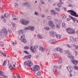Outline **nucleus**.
<instances>
[{
	"label": "nucleus",
	"mask_w": 78,
	"mask_h": 78,
	"mask_svg": "<svg viewBox=\"0 0 78 78\" xmlns=\"http://www.w3.org/2000/svg\"><path fill=\"white\" fill-rule=\"evenodd\" d=\"M7 33L6 29V28L4 27L2 28L1 30V31L0 32V35L2 36H5L7 35Z\"/></svg>",
	"instance_id": "nucleus-1"
},
{
	"label": "nucleus",
	"mask_w": 78,
	"mask_h": 78,
	"mask_svg": "<svg viewBox=\"0 0 78 78\" xmlns=\"http://www.w3.org/2000/svg\"><path fill=\"white\" fill-rule=\"evenodd\" d=\"M68 12H71L70 14L73 16H75L76 17H78V15L73 10H69L68 11Z\"/></svg>",
	"instance_id": "nucleus-2"
},
{
	"label": "nucleus",
	"mask_w": 78,
	"mask_h": 78,
	"mask_svg": "<svg viewBox=\"0 0 78 78\" xmlns=\"http://www.w3.org/2000/svg\"><path fill=\"white\" fill-rule=\"evenodd\" d=\"M24 64L25 66H27L29 67H31V66H33V63L31 62V61L30 60L24 62Z\"/></svg>",
	"instance_id": "nucleus-3"
},
{
	"label": "nucleus",
	"mask_w": 78,
	"mask_h": 78,
	"mask_svg": "<svg viewBox=\"0 0 78 78\" xmlns=\"http://www.w3.org/2000/svg\"><path fill=\"white\" fill-rule=\"evenodd\" d=\"M38 48V47L37 46H34L33 48V46L31 45L30 47V49L32 51L33 53H36L37 52V51H36L37 48Z\"/></svg>",
	"instance_id": "nucleus-4"
},
{
	"label": "nucleus",
	"mask_w": 78,
	"mask_h": 78,
	"mask_svg": "<svg viewBox=\"0 0 78 78\" xmlns=\"http://www.w3.org/2000/svg\"><path fill=\"white\" fill-rule=\"evenodd\" d=\"M66 30L68 33L69 34H74L75 33V30L71 29L70 28L66 29Z\"/></svg>",
	"instance_id": "nucleus-5"
},
{
	"label": "nucleus",
	"mask_w": 78,
	"mask_h": 78,
	"mask_svg": "<svg viewBox=\"0 0 78 78\" xmlns=\"http://www.w3.org/2000/svg\"><path fill=\"white\" fill-rule=\"evenodd\" d=\"M20 22H21L22 24L24 25H27L29 23V21L25 19H23L20 20Z\"/></svg>",
	"instance_id": "nucleus-6"
},
{
	"label": "nucleus",
	"mask_w": 78,
	"mask_h": 78,
	"mask_svg": "<svg viewBox=\"0 0 78 78\" xmlns=\"http://www.w3.org/2000/svg\"><path fill=\"white\" fill-rule=\"evenodd\" d=\"M31 70L33 71H38L40 70V68H39V66L36 65L34 67H33V69H32V68H31Z\"/></svg>",
	"instance_id": "nucleus-7"
},
{
	"label": "nucleus",
	"mask_w": 78,
	"mask_h": 78,
	"mask_svg": "<svg viewBox=\"0 0 78 78\" xmlns=\"http://www.w3.org/2000/svg\"><path fill=\"white\" fill-rule=\"evenodd\" d=\"M25 30H29L31 31H33L34 29V27L31 26H28V27H25L24 28Z\"/></svg>",
	"instance_id": "nucleus-8"
},
{
	"label": "nucleus",
	"mask_w": 78,
	"mask_h": 78,
	"mask_svg": "<svg viewBox=\"0 0 78 78\" xmlns=\"http://www.w3.org/2000/svg\"><path fill=\"white\" fill-rule=\"evenodd\" d=\"M21 41L23 43L26 44L27 42L26 39L25 38V35L23 34L22 36H21Z\"/></svg>",
	"instance_id": "nucleus-9"
},
{
	"label": "nucleus",
	"mask_w": 78,
	"mask_h": 78,
	"mask_svg": "<svg viewBox=\"0 0 78 78\" xmlns=\"http://www.w3.org/2000/svg\"><path fill=\"white\" fill-rule=\"evenodd\" d=\"M48 24L49 26H51V28H52V29H54V28H55V26L54 25L53 21L51 20L49 21Z\"/></svg>",
	"instance_id": "nucleus-10"
},
{
	"label": "nucleus",
	"mask_w": 78,
	"mask_h": 78,
	"mask_svg": "<svg viewBox=\"0 0 78 78\" xmlns=\"http://www.w3.org/2000/svg\"><path fill=\"white\" fill-rule=\"evenodd\" d=\"M50 35L51 36H52V37H54L56 36V32L54 31L53 30H52L51 32L50 33Z\"/></svg>",
	"instance_id": "nucleus-11"
},
{
	"label": "nucleus",
	"mask_w": 78,
	"mask_h": 78,
	"mask_svg": "<svg viewBox=\"0 0 78 78\" xmlns=\"http://www.w3.org/2000/svg\"><path fill=\"white\" fill-rule=\"evenodd\" d=\"M67 69L69 72H72L73 71V68L70 66H69L67 67Z\"/></svg>",
	"instance_id": "nucleus-12"
},
{
	"label": "nucleus",
	"mask_w": 78,
	"mask_h": 78,
	"mask_svg": "<svg viewBox=\"0 0 78 78\" xmlns=\"http://www.w3.org/2000/svg\"><path fill=\"white\" fill-rule=\"evenodd\" d=\"M54 51H59L60 53H61L62 51V49L60 48H56L55 49Z\"/></svg>",
	"instance_id": "nucleus-13"
},
{
	"label": "nucleus",
	"mask_w": 78,
	"mask_h": 78,
	"mask_svg": "<svg viewBox=\"0 0 78 78\" xmlns=\"http://www.w3.org/2000/svg\"><path fill=\"white\" fill-rule=\"evenodd\" d=\"M8 66L9 68V70H11V71H12V70L13 67L11 64L10 63H8Z\"/></svg>",
	"instance_id": "nucleus-14"
},
{
	"label": "nucleus",
	"mask_w": 78,
	"mask_h": 78,
	"mask_svg": "<svg viewBox=\"0 0 78 78\" xmlns=\"http://www.w3.org/2000/svg\"><path fill=\"white\" fill-rule=\"evenodd\" d=\"M71 62L72 63H73V64H74L75 65H77L78 62L76 61V60L75 59H73L71 61Z\"/></svg>",
	"instance_id": "nucleus-15"
},
{
	"label": "nucleus",
	"mask_w": 78,
	"mask_h": 78,
	"mask_svg": "<svg viewBox=\"0 0 78 78\" xmlns=\"http://www.w3.org/2000/svg\"><path fill=\"white\" fill-rule=\"evenodd\" d=\"M51 13H53V14H54V16H55V14H57V15H58V13L55 12V11L53 10H51Z\"/></svg>",
	"instance_id": "nucleus-16"
},
{
	"label": "nucleus",
	"mask_w": 78,
	"mask_h": 78,
	"mask_svg": "<svg viewBox=\"0 0 78 78\" xmlns=\"http://www.w3.org/2000/svg\"><path fill=\"white\" fill-rule=\"evenodd\" d=\"M31 57V55H27L24 57L25 59H30Z\"/></svg>",
	"instance_id": "nucleus-17"
},
{
	"label": "nucleus",
	"mask_w": 78,
	"mask_h": 78,
	"mask_svg": "<svg viewBox=\"0 0 78 78\" xmlns=\"http://www.w3.org/2000/svg\"><path fill=\"white\" fill-rule=\"evenodd\" d=\"M55 22L57 25H58L59 23V20L58 19H57L55 20Z\"/></svg>",
	"instance_id": "nucleus-18"
},
{
	"label": "nucleus",
	"mask_w": 78,
	"mask_h": 78,
	"mask_svg": "<svg viewBox=\"0 0 78 78\" xmlns=\"http://www.w3.org/2000/svg\"><path fill=\"white\" fill-rule=\"evenodd\" d=\"M0 76H4V73L3 72L0 71Z\"/></svg>",
	"instance_id": "nucleus-19"
},
{
	"label": "nucleus",
	"mask_w": 78,
	"mask_h": 78,
	"mask_svg": "<svg viewBox=\"0 0 78 78\" xmlns=\"http://www.w3.org/2000/svg\"><path fill=\"white\" fill-rule=\"evenodd\" d=\"M69 17H70V18H71V19H72V20H73L74 22H75V18H73L72 17V16L70 15L69 16Z\"/></svg>",
	"instance_id": "nucleus-20"
},
{
	"label": "nucleus",
	"mask_w": 78,
	"mask_h": 78,
	"mask_svg": "<svg viewBox=\"0 0 78 78\" xmlns=\"http://www.w3.org/2000/svg\"><path fill=\"white\" fill-rule=\"evenodd\" d=\"M57 68H58V67L56 66H54V68L53 69V72H56V70H57Z\"/></svg>",
	"instance_id": "nucleus-21"
},
{
	"label": "nucleus",
	"mask_w": 78,
	"mask_h": 78,
	"mask_svg": "<svg viewBox=\"0 0 78 78\" xmlns=\"http://www.w3.org/2000/svg\"><path fill=\"white\" fill-rule=\"evenodd\" d=\"M36 75L38 76H41V72L40 71H38V72L37 73Z\"/></svg>",
	"instance_id": "nucleus-22"
},
{
	"label": "nucleus",
	"mask_w": 78,
	"mask_h": 78,
	"mask_svg": "<svg viewBox=\"0 0 78 78\" xmlns=\"http://www.w3.org/2000/svg\"><path fill=\"white\" fill-rule=\"evenodd\" d=\"M24 30H20L19 31V34H22V33H24Z\"/></svg>",
	"instance_id": "nucleus-23"
},
{
	"label": "nucleus",
	"mask_w": 78,
	"mask_h": 78,
	"mask_svg": "<svg viewBox=\"0 0 78 78\" xmlns=\"http://www.w3.org/2000/svg\"><path fill=\"white\" fill-rule=\"evenodd\" d=\"M62 27H63V28H66L67 27V26H66V24H65V23H62Z\"/></svg>",
	"instance_id": "nucleus-24"
},
{
	"label": "nucleus",
	"mask_w": 78,
	"mask_h": 78,
	"mask_svg": "<svg viewBox=\"0 0 78 78\" xmlns=\"http://www.w3.org/2000/svg\"><path fill=\"white\" fill-rule=\"evenodd\" d=\"M55 36L58 39H60V38H61V36L59 34H57Z\"/></svg>",
	"instance_id": "nucleus-25"
},
{
	"label": "nucleus",
	"mask_w": 78,
	"mask_h": 78,
	"mask_svg": "<svg viewBox=\"0 0 78 78\" xmlns=\"http://www.w3.org/2000/svg\"><path fill=\"white\" fill-rule=\"evenodd\" d=\"M4 16L5 17H6V18H8V17H9V15L7 13L5 14L4 15Z\"/></svg>",
	"instance_id": "nucleus-26"
},
{
	"label": "nucleus",
	"mask_w": 78,
	"mask_h": 78,
	"mask_svg": "<svg viewBox=\"0 0 78 78\" xmlns=\"http://www.w3.org/2000/svg\"><path fill=\"white\" fill-rule=\"evenodd\" d=\"M38 38H39V39H42V38H43V37H42V36H41V35L39 34H38Z\"/></svg>",
	"instance_id": "nucleus-27"
},
{
	"label": "nucleus",
	"mask_w": 78,
	"mask_h": 78,
	"mask_svg": "<svg viewBox=\"0 0 78 78\" xmlns=\"http://www.w3.org/2000/svg\"><path fill=\"white\" fill-rule=\"evenodd\" d=\"M6 65V60H5L4 61V62L3 64V66H5Z\"/></svg>",
	"instance_id": "nucleus-28"
},
{
	"label": "nucleus",
	"mask_w": 78,
	"mask_h": 78,
	"mask_svg": "<svg viewBox=\"0 0 78 78\" xmlns=\"http://www.w3.org/2000/svg\"><path fill=\"white\" fill-rule=\"evenodd\" d=\"M54 41H55V40H50L49 41V42L50 43V44H52V43H53Z\"/></svg>",
	"instance_id": "nucleus-29"
},
{
	"label": "nucleus",
	"mask_w": 78,
	"mask_h": 78,
	"mask_svg": "<svg viewBox=\"0 0 78 78\" xmlns=\"http://www.w3.org/2000/svg\"><path fill=\"white\" fill-rule=\"evenodd\" d=\"M70 39L71 41V42H73V41H74V39L72 37H70Z\"/></svg>",
	"instance_id": "nucleus-30"
},
{
	"label": "nucleus",
	"mask_w": 78,
	"mask_h": 78,
	"mask_svg": "<svg viewBox=\"0 0 78 78\" xmlns=\"http://www.w3.org/2000/svg\"><path fill=\"white\" fill-rule=\"evenodd\" d=\"M24 5H26V6H29L28 5V2H26L23 3Z\"/></svg>",
	"instance_id": "nucleus-31"
},
{
	"label": "nucleus",
	"mask_w": 78,
	"mask_h": 78,
	"mask_svg": "<svg viewBox=\"0 0 78 78\" xmlns=\"http://www.w3.org/2000/svg\"><path fill=\"white\" fill-rule=\"evenodd\" d=\"M24 49H25V50H27L28 49H29V47H28V46H26L24 47Z\"/></svg>",
	"instance_id": "nucleus-32"
},
{
	"label": "nucleus",
	"mask_w": 78,
	"mask_h": 78,
	"mask_svg": "<svg viewBox=\"0 0 78 78\" xmlns=\"http://www.w3.org/2000/svg\"><path fill=\"white\" fill-rule=\"evenodd\" d=\"M40 50H41L42 51H44V48L42 47H40Z\"/></svg>",
	"instance_id": "nucleus-33"
},
{
	"label": "nucleus",
	"mask_w": 78,
	"mask_h": 78,
	"mask_svg": "<svg viewBox=\"0 0 78 78\" xmlns=\"http://www.w3.org/2000/svg\"><path fill=\"white\" fill-rule=\"evenodd\" d=\"M61 5H62V4H61L60 3H58L57 4V6L59 8H61V6H62Z\"/></svg>",
	"instance_id": "nucleus-34"
},
{
	"label": "nucleus",
	"mask_w": 78,
	"mask_h": 78,
	"mask_svg": "<svg viewBox=\"0 0 78 78\" xmlns=\"http://www.w3.org/2000/svg\"><path fill=\"white\" fill-rule=\"evenodd\" d=\"M44 29L45 30H49L50 29V27H44Z\"/></svg>",
	"instance_id": "nucleus-35"
},
{
	"label": "nucleus",
	"mask_w": 78,
	"mask_h": 78,
	"mask_svg": "<svg viewBox=\"0 0 78 78\" xmlns=\"http://www.w3.org/2000/svg\"><path fill=\"white\" fill-rule=\"evenodd\" d=\"M74 68L75 69H76V70H78V67L77 66H74Z\"/></svg>",
	"instance_id": "nucleus-36"
},
{
	"label": "nucleus",
	"mask_w": 78,
	"mask_h": 78,
	"mask_svg": "<svg viewBox=\"0 0 78 78\" xmlns=\"http://www.w3.org/2000/svg\"><path fill=\"white\" fill-rule=\"evenodd\" d=\"M46 53L47 55H48L49 54V53L50 52V51H49V50H48L46 51Z\"/></svg>",
	"instance_id": "nucleus-37"
},
{
	"label": "nucleus",
	"mask_w": 78,
	"mask_h": 78,
	"mask_svg": "<svg viewBox=\"0 0 78 78\" xmlns=\"http://www.w3.org/2000/svg\"><path fill=\"white\" fill-rule=\"evenodd\" d=\"M59 2L60 4H62V5L64 4V3L62 2V0H59Z\"/></svg>",
	"instance_id": "nucleus-38"
},
{
	"label": "nucleus",
	"mask_w": 78,
	"mask_h": 78,
	"mask_svg": "<svg viewBox=\"0 0 78 78\" xmlns=\"http://www.w3.org/2000/svg\"><path fill=\"white\" fill-rule=\"evenodd\" d=\"M55 10H56L57 11H60V9L59 8H55Z\"/></svg>",
	"instance_id": "nucleus-39"
},
{
	"label": "nucleus",
	"mask_w": 78,
	"mask_h": 78,
	"mask_svg": "<svg viewBox=\"0 0 78 78\" xmlns=\"http://www.w3.org/2000/svg\"><path fill=\"white\" fill-rule=\"evenodd\" d=\"M2 55L3 56H4L5 57H6V54L4 53H2Z\"/></svg>",
	"instance_id": "nucleus-40"
},
{
	"label": "nucleus",
	"mask_w": 78,
	"mask_h": 78,
	"mask_svg": "<svg viewBox=\"0 0 78 78\" xmlns=\"http://www.w3.org/2000/svg\"><path fill=\"white\" fill-rule=\"evenodd\" d=\"M41 4H42V5H44L45 4V2H44V1H41Z\"/></svg>",
	"instance_id": "nucleus-41"
},
{
	"label": "nucleus",
	"mask_w": 78,
	"mask_h": 78,
	"mask_svg": "<svg viewBox=\"0 0 78 78\" xmlns=\"http://www.w3.org/2000/svg\"><path fill=\"white\" fill-rule=\"evenodd\" d=\"M2 20L4 23H6V19H3Z\"/></svg>",
	"instance_id": "nucleus-42"
},
{
	"label": "nucleus",
	"mask_w": 78,
	"mask_h": 78,
	"mask_svg": "<svg viewBox=\"0 0 78 78\" xmlns=\"http://www.w3.org/2000/svg\"><path fill=\"white\" fill-rule=\"evenodd\" d=\"M62 62V60H59L58 61V63L59 64H61Z\"/></svg>",
	"instance_id": "nucleus-43"
},
{
	"label": "nucleus",
	"mask_w": 78,
	"mask_h": 78,
	"mask_svg": "<svg viewBox=\"0 0 78 78\" xmlns=\"http://www.w3.org/2000/svg\"><path fill=\"white\" fill-rule=\"evenodd\" d=\"M14 5H15V7H17V6H18V3H15L14 4Z\"/></svg>",
	"instance_id": "nucleus-44"
},
{
	"label": "nucleus",
	"mask_w": 78,
	"mask_h": 78,
	"mask_svg": "<svg viewBox=\"0 0 78 78\" xmlns=\"http://www.w3.org/2000/svg\"><path fill=\"white\" fill-rule=\"evenodd\" d=\"M48 19H49V20H51V17L50 16H48Z\"/></svg>",
	"instance_id": "nucleus-45"
},
{
	"label": "nucleus",
	"mask_w": 78,
	"mask_h": 78,
	"mask_svg": "<svg viewBox=\"0 0 78 78\" xmlns=\"http://www.w3.org/2000/svg\"><path fill=\"white\" fill-rule=\"evenodd\" d=\"M34 15H36V16H38V13L37 12H35L34 13Z\"/></svg>",
	"instance_id": "nucleus-46"
},
{
	"label": "nucleus",
	"mask_w": 78,
	"mask_h": 78,
	"mask_svg": "<svg viewBox=\"0 0 78 78\" xmlns=\"http://www.w3.org/2000/svg\"><path fill=\"white\" fill-rule=\"evenodd\" d=\"M71 47H76V45L75 44H72L71 45Z\"/></svg>",
	"instance_id": "nucleus-47"
},
{
	"label": "nucleus",
	"mask_w": 78,
	"mask_h": 78,
	"mask_svg": "<svg viewBox=\"0 0 78 78\" xmlns=\"http://www.w3.org/2000/svg\"><path fill=\"white\" fill-rule=\"evenodd\" d=\"M24 53L26 54H29V53L27 51H24Z\"/></svg>",
	"instance_id": "nucleus-48"
},
{
	"label": "nucleus",
	"mask_w": 78,
	"mask_h": 78,
	"mask_svg": "<svg viewBox=\"0 0 78 78\" xmlns=\"http://www.w3.org/2000/svg\"><path fill=\"white\" fill-rule=\"evenodd\" d=\"M74 41L75 42H77V41H78V38H75Z\"/></svg>",
	"instance_id": "nucleus-49"
},
{
	"label": "nucleus",
	"mask_w": 78,
	"mask_h": 78,
	"mask_svg": "<svg viewBox=\"0 0 78 78\" xmlns=\"http://www.w3.org/2000/svg\"><path fill=\"white\" fill-rule=\"evenodd\" d=\"M4 16H1V19L2 20H3V19H4Z\"/></svg>",
	"instance_id": "nucleus-50"
},
{
	"label": "nucleus",
	"mask_w": 78,
	"mask_h": 78,
	"mask_svg": "<svg viewBox=\"0 0 78 78\" xmlns=\"http://www.w3.org/2000/svg\"><path fill=\"white\" fill-rule=\"evenodd\" d=\"M56 28H58L59 29L60 28V27H59V26L58 24H57V25L56 26Z\"/></svg>",
	"instance_id": "nucleus-51"
},
{
	"label": "nucleus",
	"mask_w": 78,
	"mask_h": 78,
	"mask_svg": "<svg viewBox=\"0 0 78 78\" xmlns=\"http://www.w3.org/2000/svg\"><path fill=\"white\" fill-rule=\"evenodd\" d=\"M12 25L13 27H16V24L14 23H13L12 24Z\"/></svg>",
	"instance_id": "nucleus-52"
},
{
	"label": "nucleus",
	"mask_w": 78,
	"mask_h": 78,
	"mask_svg": "<svg viewBox=\"0 0 78 78\" xmlns=\"http://www.w3.org/2000/svg\"><path fill=\"white\" fill-rule=\"evenodd\" d=\"M72 55H68V58H71L72 57Z\"/></svg>",
	"instance_id": "nucleus-53"
},
{
	"label": "nucleus",
	"mask_w": 78,
	"mask_h": 78,
	"mask_svg": "<svg viewBox=\"0 0 78 78\" xmlns=\"http://www.w3.org/2000/svg\"><path fill=\"white\" fill-rule=\"evenodd\" d=\"M41 17H43V18L45 17V15H41Z\"/></svg>",
	"instance_id": "nucleus-54"
},
{
	"label": "nucleus",
	"mask_w": 78,
	"mask_h": 78,
	"mask_svg": "<svg viewBox=\"0 0 78 78\" xmlns=\"http://www.w3.org/2000/svg\"><path fill=\"white\" fill-rule=\"evenodd\" d=\"M73 6L72 4H70L68 5V6H69V7H72Z\"/></svg>",
	"instance_id": "nucleus-55"
},
{
	"label": "nucleus",
	"mask_w": 78,
	"mask_h": 78,
	"mask_svg": "<svg viewBox=\"0 0 78 78\" xmlns=\"http://www.w3.org/2000/svg\"><path fill=\"white\" fill-rule=\"evenodd\" d=\"M57 55H57V54H54L53 55V56H57Z\"/></svg>",
	"instance_id": "nucleus-56"
},
{
	"label": "nucleus",
	"mask_w": 78,
	"mask_h": 78,
	"mask_svg": "<svg viewBox=\"0 0 78 78\" xmlns=\"http://www.w3.org/2000/svg\"><path fill=\"white\" fill-rule=\"evenodd\" d=\"M64 52L65 54H67L68 53V51H65Z\"/></svg>",
	"instance_id": "nucleus-57"
},
{
	"label": "nucleus",
	"mask_w": 78,
	"mask_h": 78,
	"mask_svg": "<svg viewBox=\"0 0 78 78\" xmlns=\"http://www.w3.org/2000/svg\"><path fill=\"white\" fill-rule=\"evenodd\" d=\"M2 44H3V42H0V45H2Z\"/></svg>",
	"instance_id": "nucleus-58"
},
{
	"label": "nucleus",
	"mask_w": 78,
	"mask_h": 78,
	"mask_svg": "<svg viewBox=\"0 0 78 78\" xmlns=\"http://www.w3.org/2000/svg\"><path fill=\"white\" fill-rule=\"evenodd\" d=\"M66 17V15H64L62 17V18H63V19H65Z\"/></svg>",
	"instance_id": "nucleus-59"
},
{
	"label": "nucleus",
	"mask_w": 78,
	"mask_h": 78,
	"mask_svg": "<svg viewBox=\"0 0 78 78\" xmlns=\"http://www.w3.org/2000/svg\"><path fill=\"white\" fill-rule=\"evenodd\" d=\"M67 46L68 47H69V48H71V47L69 46V44H67Z\"/></svg>",
	"instance_id": "nucleus-60"
},
{
	"label": "nucleus",
	"mask_w": 78,
	"mask_h": 78,
	"mask_svg": "<svg viewBox=\"0 0 78 78\" xmlns=\"http://www.w3.org/2000/svg\"><path fill=\"white\" fill-rule=\"evenodd\" d=\"M17 76L18 78H21V77H20V76H19V75H17Z\"/></svg>",
	"instance_id": "nucleus-61"
},
{
	"label": "nucleus",
	"mask_w": 78,
	"mask_h": 78,
	"mask_svg": "<svg viewBox=\"0 0 78 78\" xmlns=\"http://www.w3.org/2000/svg\"><path fill=\"white\" fill-rule=\"evenodd\" d=\"M3 77H4V78H8V77H7V76H3Z\"/></svg>",
	"instance_id": "nucleus-62"
},
{
	"label": "nucleus",
	"mask_w": 78,
	"mask_h": 78,
	"mask_svg": "<svg viewBox=\"0 0 78 78\" xmlns=\"http://www.w3.org/2000/svg\"><path fill=\"white\" fill-rule=\"evenodd\" d=\"M70 19H69V18H67V21H70Z\"/></svg>",
	"instance_id": "nucleus-63"
},
{
	"label": "nucleus",
	"mask_w": 78,
	"mask_h": 78,
	"mask_svg": "<svg viewBox=\"0 0 78 78\" xmlns=\"http://www.w3.org/2000/svg\"><path fill=\"white\" fill-rule=\"evenodd\" d=\"M12 44H13V45L14 46V45H16V44H15V43L14 42H12Z\"/></svg>",
	"instance_id": "nucleus-64"
}]
</instances>
